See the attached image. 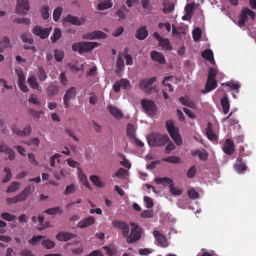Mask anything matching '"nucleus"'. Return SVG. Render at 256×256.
I'll use <instances>...</instances> for the list:
<instances>
[{"label":"nucleus","instance_id":"obj_1","mask_svg":"<svg viewBox=\"0 0 256 256\" xmlns=\"http://www.w3.org/2000/svg\"><path fill=\"white\" fill-rule=\"evenodd\" d=\"M147 140L150 146H160L168 142L170 139L167 134L160 135L158 133H151L148 136Z\"/></svg>","mask_w":256,"mask_h":256},{"label":"nucleus","instance_id":"obj_2","mask_svg":"<svg viewBox=\"0 0 256 256\" xmlns=\"http://www.w3.org/2000/svg\"><path fill=\"white\" fill-rule=\"evenodd\" d=\"M140 102L144 112L148 116L152 117L157 114L158 106L153 100L143 99Z\"/></svg>","mask_w":256,"mask_h":256},{"label":"nucleus","instance_id":"obj_3","mask_svg":"<svg viewBox=\"0 0 256 256\" xmlns=\"http://www.w3.org/2000/svg\"><path fill=\"white\" fill-rule=\"evenodd\" d=\"M166 127L171 138L176 144L180 145L182 143V139L179 134V130L174 126L172 121L171 120L166 121Z\"/></svg>","mask_w":256,"mask_h":256},{"label":"nucleus","instance_id":"obj_4","mask_svg":"<svg viewBox=\"0 0 256 256\" xmlns=\"http://www.w3.org/2000/svg\"><path fill=\"white\" fill-rule=\"evenodd\" d=\"M31 193V186H26L24 190L12 198H8L6 200L7 202L10 204H16L20 202L25 201L27 197Z\"/></svg>","mask_w":256,"mask_h":256},{"label":"nucleus","instance_id":"obj_5","mask_svg":"<svg viewBox=\"0 0 256 256\" xmlns=\"http://www.w3.org/2000/svg\"><path fill=\"white\" fill-rule=\"evenodd\" d=\"M132 228L130 234L126 237L127 238L126 241L128 243L134 242L141 238V233L142 232V228L141 227L138 226L137 224L131 222L130 224Z\"/></svg>","mask_w":256,"mask_h":256},{"label":"nucleus","instance_id":"obj_6","mask_svg":"<svg viewBox=\"0 0 256 256\" xmlns=\"http://www.w3.org/2000/svg\"><path fill=\"white\" fill-rule=\"evenodd\" d=\"M248 16L254 20L255 18V13L248 8H244L239 16L238 26L240 28L244 26L245 22L248 20Z\"/></svg>","mask_w":256,"mask_h":256},{"label":"nucleus","instance_id":"obj_7","mask_svg":"<svg viewBox=\"0 0 256 256\" xmlns=\"http://www.w3.org/2000/svg\"><path fill=\"white\" fill-rule=\"evenodd\" d=\"M156 77L154 76L148 80L144 79L140 82L139 87L142 90L150 93L156 88V86H152V84L156 81Z\"/></svg>","mask_w":256,"mask_h":256},{"label":"nucleus","instance_id":"obj_8","mask_svg":"<svg viewBox=\"0 0 256 256\" xmlns=\"http://www.w3.org/2000/svg\"><path fill=\"white\" fill-rule=\"evenodd\" d=\"M52 28H42L40 26H36L32 28V32L40 38L45 39L48 36Z\"/></svg>","mask_w":256,"mask_h":256},{"label":"nucleus","instance_id":"obj_9","mask_svg":"<svg viewBox=\"0 0 256 256\" xmlns=\"http://www.w3.org/2000/svg\"><path fill=\"white\" fill-rule=\"evenodd\" d=\"M112 224L116 228L122 230V234L124 238L128 236L130 231V227L128 224L124 221L114 220L112 221Z\"/></svg>","mask_w":256,"mask_h":256},{"label":"nucleus","instance_id":"obj_10","mask_svg":"<svg viewBox=\"0 0 256 256\" xmlns=\"http://www.w3.org/2000/svg\"><path fill=\"white\" fill-rule=\"evenodd\" d=\"M30 7L28 5V0H17L16 6V13L26 14V11L28 10Z\"/></svg>","mask_w":256,"mask_h":256},{"label":"nucleus","instance_id":"obj_11","mask_svg":"<svg viewBox=\"0 0 256 256\" xmlns=\"http://www.w3.org/2000/svg\"><path fill=\"white\" fill-rule=\"evenodd\" d=\"M154 237L156 240L158 246L166 248L168 246V242L166 237L158 230H154L153 232Z\"/></svg>","mask_w":256,"mask_h":256},{"label":"nucleus","instance_id":"obj_12","mask_svg":"<svg viewBox=\"0 0 256 256\" xmlns=\"http://www.w3.org/2000/svg\"><path fill=\"white\" fill-rule=\"evenodd\" d=\"M107 34L104 32L100 30H94L92 32H88L84 34L82 38L84 40H94L98 38H105Z\"/></svg>","mask_w":256,"mask_h":256},{"label":"nucleus","instance_id":"obj_13","mask_svg":"<svg viewBox=\"0 0 256 256\" xmlns=\"http://www.w3.org/2000/svg\"><path fill=\"white\" fill-rule=\"evenodd\" d=\"M76 92L74 87H71L66 91L64 97V102L66 108H68L70 105V102L76 96Z\"/></svg>","mask_w":256,"mask_h":256},{"label":"nucleus","instance_id":"obj_14","mask_svg":"<svg viewBox=\"0 0 256 256\" xmlns=\"http://www.w3.org/2000/svg\"><path fill=\"white\" fill-rule=\"evenodd\" d=\"M222 149L226 154L232 155L234 150V141L230 138H226Z\"/></svg>","mask_w":256,"mask_h":256},{"label":"nucleus","instance_id":"obj_15","mask_svg":"<svg viewBox=\"0 0 256 256\" xmlns=\"http://www.w3.org/2000/svg\"><path fill=\"white\" fill-rule=\"evenodd\" d=\"M0 152L8 154V159L10 160H12L15 158L14 151L6 144L0 145Z\"/></svg>","mask_w":256,"mask_h":256},{"label":"nucleus","instance_id":"obj_16","mask_svg":"<svg viewBox=\"0 0 256 256\" xmlns=\"http://www.w3.org/2000/svg\"><path fill=\"white\" fill-rule=\"evenodd\" d=\"M80 54L84 52H89L98 45L96 42H82L80 44Z\"/></svg>","mask_w":256,"mask_h":256},{"label":"nucleus","instance_id":"obj_17","mask_svg":"<svg viewBox=\"0 0 256 256\" xmlns=\"http://www.w3.org/2000/svg\"><path fill=\"white\" fill-rule=\"evenodd\" d=\"M95 222V218L92 216H90L84 220H80L77 224V227L84 228L89 226L92 224H94Z\"/></svg>","mask_w":256,"mask_h":256},{"label":"nucleus","instance_id":"obj_18","mask_svg":"<svg viewBox=\"0 0 256 256\" xmlns=\"http://www.w3.org/2000/svg\"><path fill=\"white\" fill-rule=\"evenodd\" d=\"M107 108L110 114L116 118L120 120L123 118L124 114L116 106L110 105L107 106Z\"/></svg>","mask_w":256,"mask_h":256},{"label":"nucleus","instance_id":"obj_19","mask_svg":"<svg viewBox=\"0 0 256 256\" xmlns=\"http://www.w3.org/2000/svg\"><path fill=\"white\" fill-rule=\"evenodd\" d=\"M148 34V30L146 26H142L138 28L136 32L135 37L139 40H144Z\"/></svg>","mask_w":256,"mask_h":256},{"label":"nucleus","instance_id":"obj_20","mask_svg":"<svg viewBox=\"0 0 256 256\" xmlns=\"http://www.w3.org/2000/svg\"><path fill=\"white\" fill-rule=\"evenodd\" d=\"M76 234L69 232H60L56 236V238L60 241H68L76 236Z\"/></svg>","mask_w":256,"mask_h":256},{"label":"nucleus","instance_id":"obj_21","mask_svg":"<svg viewBox=\"0 0 256 256\" xmlns=\"http://www.w3.org/2000/svg\"><path fill=\"white\" fill-rule=\"evenodd\" d=\"M150 56L153 60L156 61L160 64H164L166 62L164 56L159 52L152 51L150 54Z\"/></svg>","mask_w":256,"mask_h":256},{"label":"nucleus","instance_id":"obj_22","mask_svg":"<svg viewBox=\"0 0 256 256\" xmlns=\"http://www.w3.org/2000/svg\"><path fill=\"white\" fill-rule=\"evenodd\" d=\"M202 56L204 59L209 61L212 64L215 63L213 52L210 49L206 50L202 52Z\"/></svg>","mask_w":256,"mask_h":256},{"label":"nucleus","instance_id":"obj_23","mask_svg":"<svg viewBox=\"0 0 256 256\" xmlns=\"http://www.w3.org/2000/svg\"><path fill=\"white\" fill-rule=\"evenodd\" d=\"M235 170L239 173L245 171L246 168V165L242 162V158L238 157L236 160V163L234 164Z\"/></svg>","mask_w":256,"mask_h":256},{"label":"nucleus","instance_id":"obj_24","mask_svg":"<svg viewBox=\"0 0 256 256\" xmlns=\"http://www.w3.org/2000/svg\"><path fill=\"white\" fill-rule=\"evenodd\" d=\"M64 20V21L74 25L80 26L82 24V22L77 16H73L70 14H68Z\"/></svg>","mask_w":256,"mask_h":256},{"label":"nucleus","instance_id":"obj_25","mask_svg":"<svg viewBox=\"0 0 256 256\" xmlns=\"http://www.w3.org/2000/svg\"><path fill=\"white\" fill-rule=\"evenodd\" d=\"M218 86L216 80H207L206 84V90L202 92L203 93L208 92L214 89H215Z\"/></svg>","mask_w":256,"mask_h":256},{"label":"nucleus","instance_id":"obj_26","mask_svg":"<svg viewBox=\"0 0 256 256\" xmlns=\"http://www.w3.org/2000/svg\"><path fill=\"white\" fill-rule=\"evenodd\" d=\"M112 5L111 0H102L98 4L97 8L100 10H105L112 8Z\"/></svg>","mask_w":256,"mask_h":256},{"label":"nucleus","instance_id":"obj_27","mask_svg":"<svg viewBox=\"0 0 256 256\" xmlns=\"http://www.w3.org/2000/svg\"><path fill=\"white\" fill-rule=\"evenodd\" d=\"M220 103L222 107L224 113V114H228L230 110V105L228 98L226 96L220 99Z\"/></svg>","mask_w":256,"mask_h":256},{"label":"nucleus","instance_id":"obj_28","mask_svg":"<svg viewBox=\"0 0 256 256\" xmlns=\"http://www.w3.org/2000/svg\"><path fill=\"white\" fill-rule=\"evenodd\" d=\"M155 182L158 184H162L164 186H166V184H169V186H170L173 182V180L172 178L164 177L162 178H156L155 180Z\"/></svg>","mask_w":256,"mask_h":256},{"label":"nucleus","instance_id":"obj_29","mask_svg":"<svg viewBox=\"0 0 256 256\" xmlns=\"http://www.w3.org/2000/svg\"><path fill=\"white\" fill-rule=\"evenodd\" d=\"M28 83L29 86L33 89H36L40 90L41 88L40 86H39V84L36 81V79L34 76H31L28 78Z\"/></svg>","mask_w":256,"mask_h":256},{"label":"nucleus","instance_id":"obj_30","mask_svg":"<svg viewBox=\"0 0 256 256\" xmlns=\"http://www.w3.org/2000/svg\"><path fill=\"white\" fill-rule=\"evenodd\" d=\"M63 210L60 207H55L54 208H50L45 210L44 212L49 215H53L56 214H62Z\"/></svg>","mask_w":256,"mask_h":256},{"label":"nucleus","instance_id":"obj_31","mask_svg":"<svg viewBox=\"0 0 256 256\" xmlns=\"http://www.w3.org/2000/svg\"><path fill=\"white\" fill-rule=\"evenodd\" d=\"M180 102L184 106H188L189 108H194L195 106V103L192 100H188V99L183 96H180L178 98Z\"/></svg>","mask_w":256,"mask_h":256},{"label":"nucleus","instance_id":"obj_32","mask_svg":"<svg viewBox=\"0 0 256 256\" xmlns=\"http://www.w3.org/2000/svg\"><path fill=\"white\" fill-rule=\"evenodd\" d=\"M135 128L132 124H128L126 128V134L130 138H134L135 136Z\"/></svg>","mask_w":256,"mask_h":256},{"label":"nucleus","instance_id":"obj_33","mask_svg":"<svg viewBox=\"0 0 256 256\" xmlns=\"http://www.w3.org/2000/svg\"><path fill=\"white\" fill-rule=\"evenodd\" d=\"M62 36L61 31L58 28L54 29L53 35L51 36L50 40L52 43H55Z\"/></svg>","mask_w":256,"mask_h":256},{"label":"nucleus","instance_id":"obj_34","mask_svg":"<svg viewBox=\"0 0 256 256\" xmlns=\"http://www.w3.org/2000/svg\"><path fill=\"white\" fill-rule=\"evenodd\" d=\"M54 57L56 60L58 62H61L64 57V53L62 50H54Z\"/></svg>","mask_w":256,"mask_h":256},{"label":"nucleus","instance_id":"obj_35","mask_svg":"<svg viewBox=\"0 0 256 256\" xmlns=\"http://www.w3.org/2000/svg\"><path fill=\"white\" fill-rule=\"evenodd\" d=\"M0 218L8 222H12L16 218V216L10 214V213L5 212L1 214Z\"/></svg>","mask_w":256,"mask_h":256},{"label":"nucleus","instance_id":"obj_36","mask_svg":"<svg viewBox=\"0 0 256 256\" xmlns=\"http://www.w3.org/2000/svg\"><path fill=\"white\" fill-rule=\"evenodd\" d=\"M58 87L56 85L52 84L50 86L47 90L48 94L51 96L56 95L58 92Z\"/></svg>","mask_w":256,"mask_h":256},{"label":"nucleus","instance_id":"obj_37","mask_svg":"<svg viewBox=\"0 0 256 256\" xmlns=\"http://www.w3.org/2000/svg\"><path fill=\"white\" fill-rule=\"evenodd\" d=\"M13 22L15 23L29 25L30 23V20L28 18H16L13 20Z\"/></svg>","mask_w":256,"mask_h":256},{"label":"nucleus","instance_id":"obj_38","mask_svg":"<svg viewBox=\"0 0 256 256\" xmlns=\"http://www.w3.org/2000/svg\"><path fill=\"white\" fill-rule=\"evenodd\" d=\"M90 180L98 187H102L103 184L100 180L99 177L97 176L94 175L90 177Z\"/></svg>","mask_w":256,"mask_h":256},{"label":"nucleus","instance_id":"obj_39","mask_svg":"<svg viewBox=\"0 0 256 256\" xmlns=\"http://www.w3.org/2000/svg\"><path fill=\"white\" fill-rule=\"evenodd\" d=\"M128 10L127 9L125 6L119 9L116 12V15L119 17L120 19L125 20L126 18V12H128Z\"/></svg>","mask_w":256,"mask_h":256},{"label":"nucleus","instance_id":"obj_40","mask_svg":"<svg viewBox=\"0 0 256 256\" xmlns=\"http://www.w3.org/2000/svg\"><path fill=\"white\" fill-rule=\"evenodd\" d=\"M42 244L47 249H50L54 248L55 246L54 242L49 239L43 240Z\"/></svg>","mask_w":256,"mask_h":256},{"label":"nucleus","instance_id":"obj_41","mask_svg":"<svg viewBox=\"0 0 256 256\" xmlns=\"http://www.w3.org/2000/svg\"><path fill=\"white\" fill-rule=\"evenodd\" d=\"M159 44L161 46L166 50H170V42L168 39L166 38H162L159 41Z\"/></svg>","mask_w":256,"mask_h":256},{"label":"nucleus","instance_id":"obj_42","mask_svg":"<svg viewBox=\"0 0 256 256\" xmlns=\"http://www.w3.org/2000/svg\"><path fill=\"white\" fill-rule=\"evenodd\" d=\"M38 78L40 81H44L47 78L45 70L42 66L38 68Z\"/></svg>","mask_w":256,"mask_h":256},{"label":"nucleus","instance_id":"obj_43","mask_svg":"<svg viewBox=\"0 0 256 256\" xmlns=\"http://www.w3.org/2000/svg\"><path fill=\"white\" fill-rule=\"evenodd\" d=\"M62 12V8H56L53 12V19L54 22H58L60 16V15Z\"/></svg>","mask_w":256,"mask_h":256},{"label":"nucleus","instance_id":"obj_44","mask_svg":"<svg viewBox=\"0 0 256 256\" xmlns=\"http://www.w3.org/2000/svg\"><path fill=\"white\" fill-rule=\"evenodd\" d=\"M20 186V183L19 182H14L8 187L7 192H14L19 188Z\"/></svg>","mask_w":256,"mask_h":256},{"label":"nucleus","instance_id":"obj_45","mask_svg":"<svg viewBox=\"0 0 256 256\" xmlns=\"http://www.w3.org/2000/svg\"><path fill=\"white\" fill-rule=\"evenodd\" d=\"M180 159L178 157L176 156H170L166 158H162V160L164 162H168L173 164L178 163L180 161Z\"/></svg>","mask_w":256,"mask_h":256},{"label":"nucleus","instance_id":"obj_46","mask_svg":"<svg viewBox=\"0 0 256 256\" xmlns=\"http://www.w3.org/2000/svg\"><path fill=\"white\" fill-rule=\"evenodd\" d=\"M49 7L48 6H45L42 7L40 10L42 18L46 20L49 17Z\"/></svg>","mask_w":256,"mask_h":256},{"label":"nucleus","instance_id":"obj_47","mask_svg":"<svg viewBox=\"0 0 256 256\" xmlns=\"http://www.w3.org/2000/svg\"><path fill=\"white\" fill-rule=\"evenodd\" d=\"M120 83L121 87L124 90H128L131 88V85L130 82L124 78L120 80Z\"/></svg>","mask_w":256,"mask_h":256},{"label":"nucleus","instance_id":"obj_48","mask_svg":"<svg viewBox=\"0 0 256 256\" xmlns=\"http://www.w3.org/2000/svg\"><path fill=\"white\" fill-rule=\"evenodd\" d=\"M202 31L200 28H196L192 31V37L195 41L198 40L201 36Z\"/></svg>","mask_w":256,"mask_h":256},{"label":"nucleus","instance_id":"obj_49","mask_svg":"<svg viewBox=\"0 0 256 256\" xmlns=\"http://www.w3.org/2000/svg\"><path fill=\"white\" fill-rule=\"evenodd\" d=\"M128 171L124 168H120L118 171L114 174V176L120 178H124L127 174Z\"/></svg>","mask_w":256,"mask_h":256},{"label":"nucleus","instance_id":"obj_50","mask_svg":"<svg viewBox=\"0 0 256 256\" xmlns=\"http://www.w3.org/2000/svg\"><path fill=\"white\" fill-rule=\"evenodd\" d=\"M140 216L142 218H150L154 216L153 210H144L140 214Z\"/></svg>","mask_w":256,"mask_h":256},{"label":"nucleus","instance_id":"obj_51","mask_svg":"<svg viewBox=\"0 0 256 256\" xmlns=\"http://www.w3.org/2000/svg\"><path fill=\"white\" fill-rule=\"evenodd\" d=\"M169 188L170 192L173 195L180 196L182 193L181 190L176 189L175 187H174V184L173 182L170 186H169Z\"/></svg>","mask_w":256,"mask_h":256},{"label":"nucleus","instance_id":"obj_52","mask_svg":"<svg viewBox=\"0 0 256 256\" xmlns=\"http://www.w3.org/2000/svg\"><path fill=\"white\" fill-rule=\"evenodd\" d=\"M43 238L44 236H34L30 240H28V242L30 244L36 245L37 243L39 242Z\"/></svg>","mask_w":256,"mask_h":256},{"label":"nucleus","instance_id":"obj_53","mask_svg":"<svg viewBox=\"0 0 256 256\" xmlns=\"http://www.w3.org/2000/svg\"><path fill=\"white\" fill-rule=\"evenodd\" d=\"M196 172V167L195 165H194L188 170L186 176L188 178H192L195 176Z\"/></svg>","mask_w":256,"mask_h":256},{"label":"nucleus","instance_id":"obj_54","mask_svg":"<svg viewBox=\"0 0 256 256\" xmlns=\"http://www.w3.org/2000/svg\"><path fill=\"white\" fill-rule=\"evenodd\" d=\"M28 113L32 115V116L38 120L40 118L41 115L43 112H42L36 111L32 108H30L28 110Z\"/></svg>","mask_w":256,"mask_h":256},{"label":"nucleus","instance_id":"obj_55","mask_svg":"<svg viewBox=\"0 0 256 256\" xmlns=\"http://www.w3.org/2000/svg\"><path fill=\"white\" fill-rule=\"evenodd\" d=\"M21 40L26 44H33L34 40L32 38H28L26 34H22L20 36Z\"/></svg>","mask_w":256,"mask_h":256},{"label":"nucleus","instance_id":"obj_56","mask_svg":"<svg viewBox=\"0 0 256 256\" xmlns=\"http://www.w3.org/2000/svg\"><path fill=\"white\" fill-rule=\"evenodd\" d=\"M4 172H6V176L2 180L3 182H8L12 178L11 170L8 167H6Z\"/></svg>","mask_w":256,"mask_h":256},{"label":"nucleus","instance_id":"obj_57","mask_svg":"<svg viewBox=\"0 0 256 256\" xmlns=\"http://www.w3.org/2000/svg\"><path fill=\"white\" fill-rule=\"evenodd\" d=\"M217 74V72L214 68H211L209 70L208 74L207 80H216V76Z\"/></svg>","mask_w":256,"mask_h":256},{"label":"nucleus","instance_id":"obj_58","mask_svg":"<svg viewBox=\"0 0 256 256\" xmlns=\"http://www.w3.org/2000/svg\"><path fill=\"white\" fill-rule=\"evenodd\" d=\"M144 201L146 202V207L150 208L154 206V202L152 200L149 196H145L144 197Z\"/></svg>","mask_w":256,"mask_h":256},{"label":"nucleus","instance_id":"obj_59","mask_svg":"<svg viewBox=\"0 0 256 256\" xmlns=\"http://www.w3.org/2000/svg\"><path fill=\"white\" fill-rule=\"evenodd\" d=\"M206 136L208 138L214 141L217 140V136L211 130H207Z\"/></svg>","mask_w":256,"mask_h":256},{"label":"nucleus","instance_id":"obj_60","mask_svg":"<svg viewBox=\"0 0 256 256\" xmlns=\"http://www.w3.org/2000/svg\"><path fill=\"white\" fill-rule=\"evenodd\" d=\"M28 158L29 159L30 162L34 165V166H38L39 163L36 160L35 156L32 153H29L28 154Z\"/></svg>","mask_w":256,"mask_h":256},{"label":"nucleus","instance_id":"obj_61","mask_svg":"<svg viewBox=\"0 0 256 256\" xmlns=\"http://www.w3.org/2000/svg\"><path fill=\"white\" fill-rule=\"evenodd\" d=\"M174 9V4L170 3L164 6L163 12L164 13H168L173 11Z\"/></svg>","mask_w":256,"mask_h":256},{"label":"nucleus","instance_id":"obj_62","mask_svg":"<svg viewBox=\"0 0 256 256\" xmlns=\"http://www.w3.org/2000/svg\"><path fill=\"white\" fill-rule=\"evenodd\" d=\"M188 194L190 198L192 199L197 198L198 197V194L194 189L190 190L188 192Z\"/></svg>","mask_w":256,"mask_h":256},{"label":"nucleus","instance_id":"obj_63","mask_svg":"<svg viewBox=\"0 0 256 256\" xmlns=\"http://www.w3.org/2000/svg\"><path fill=\"white\" fill-rule=\"evenodd\" d=\"M75 190V186L73 184L67 186L64 191V194L66 195L74 192Z\"/></svg>","mask_w":256,"mask_h":256},{"label":"nucleus","instance_id":"obj_64","mask_svg":"<svg viewBox=\"0 0 256 256\" xmlns=\"http://www.w3.org/2000/svg\"><path fill=\"white\" fill-rule=\"evenodd\" d=\"M116 66L120 70L124 67V61L121 56H119L116 60Z\"/></svg>","mask_w":256,"mask_h":256}]
</instances>
